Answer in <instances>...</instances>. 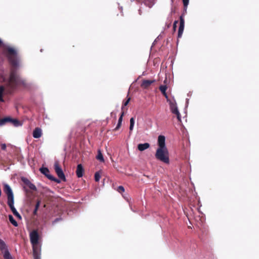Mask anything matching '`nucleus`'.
<instances>
[{"label":"nucleus","mask_w":259,"mask_h":259,"mask_svg":"<svg viewBox=\"0 0 259 259\" xmlns=\"http://www.w3.org/2000/svg\"><path fill=\"white\" fill-rule=\"evenodd\" d=\"M1 51L7 57L11 66L10 74L8 77L3 76L1 74V80L3 81V84H1V102H3L4 95L12 94L18 86H25L26 81L21 77L18 71L20 67L21 58L17 50L13 47L5 45L1 40Z\"/></svg>","instance_id":"nucleus-1"},{"label":"nucleus","mask_w":259,"mask_h":259,"mask_svg":"<svg viewBox=\"0 0 259 259\" xmlns=\"http://www.w3.org/2000/svg\"><path fill=\"white\" fill-rule=\"evenodd\" d=\"M155 157L157 159L165 163H169V153L167 148H157Z\"/></svg>","instance_id":"nucleus-2"},{"label":"nucleus","mask_w":259,"mask_h":259,"mask_svg":"<svg viewBox=\"0 0 259 259\" xmlns=\"http://www.w3.org/2000/svg\"><path fill=\"white\" fill-rule=\"evenodd\" d=\"M5 124H10L16 127L21 125L19 120L12 118L10 116L1 118V126Z\"/></svg>","instance_id":"nucleus-3"},{"label":"nucleus","mask_w":259,"mask_h":259,"mask_svg":"<svg viewBox=\"0 0 259 259\" xmlns=\"http://www.w3.org/2000/svg\"><path fill=\"white\" fill-rule=\"evenodd\" d=\"M1 254L4 259H14L9 251L8 246L4 241L1 240Z\"/></svg>","instance_id":"nucleus-4"},{"label":"nucleus","mask_w":259,"mask_h":259,"mask_svg":"<svg viewBox=\"0 0 259 259\" xmlns=\"http://www.w3.org/2000/svg\"><path fill=\"white\" fill-rule=\"evenodd\" d=\"M4 192L7 196V203L14 201V197L11 187L8 184H4Z\"/></svg>","instance_id":"nucleus-5"},{"label":"nucleus","mask_w":259,"mask_h":259,"mask_svg":"<svg viewBox=\"0 0 259 259\" xmlns=\"http://www.w3.org/2000/svg\"><path fill=\"white\" fill-rule=\"evenodd\" d=\"M168 102L169 103V104L171 112L173 114L176 115L178 121L181 122V114L178 110L176 102H175V101L174 102H172L170 100L169 101H168Z\"/></svg>","instance_id":"nucleus-6"},{"label":"nucleus","mask_w":259,"mask_h":259,"mask_svg":"<svg viewBox=\"0 0 259 259\" xmlns=\"http://www.w3.org/2000/svg\"><path fill=\"white\" fill-rule=\"evenodd\" d=\"M39 170L49 180L55 182H56L57 183H60L61 182V181L60 180L55 178L54 177L50 174V171L47 167H41L40 168Z\"/></svg>","instance_id":"nucleus-7"},{"label":"nucleus","mask_w":259,"mask_h":259,"mask_svg":"<svg viewBox=\"0 0 259 259\" xmlns=\"http://www.w3.org/2000/svg\"><path fill=\"white\" fill-rule=\"evenodd\" d=\"M54 169L59 178L63 182H66V179L65 175L58 162L55 163Z\"/></svg>","instance_id":"nucleus-8"},{"label":"nucleus","mask_w":259,"mask_h":259,"mask_svg":"<svg viewBox=\"0 0 259 259\" xmlns=\"http://www.w3.org/2000/svg\"><path fill=\"white\" fill-rule=\"evenodd\" d=\"M39 236L36 230L32 231L30 234V240L33 248L36 247L38 243Z\"/></svg>","instance_id":"nucleus-9"},{"label":"nucleus","mask_w":259,"mask_h":259,"mask_svg":"<svg viewBox=\"0 0 259 259\" xmlns=\"http://www.w3.org/2000/svg\"><path fill=\"white\" fill-rule=\"evenodd\" d=\"M180 26L178 30V38H180L182 37L184 29L185 20L183 15H181L180 16Z\"/></svg>","instance_id":"nucleus-10"},{"label":"nucleus","mask_w":259,"mask_h":259,"mask_svg":"<svg viewBox=\"0 0 259 259\" xmlns=\"http://www.w3.org/2000/svg\"><path fill=\"white\" fill-rule=\"evenodd\" d=\"M165 138L164 136H159L158 138V148H166V147L165 146Z\"/></svg>","instance_id":"nucleus-11"},{"label":"nucleus","mask_w":259,"mask_h":259,"mask_svg":"<svg viewBox=\"0 0 259 259\" xmlns=\"http://www.w3.org/2000/svg\"><path fill=\"white\" fill-rule=\"evenodd\" d=\"M154 82L155 80H143L141 84V87L143 89H147Z\"/></svg>","instance_id":"nucleus-12"},{"label":"nucleus","mask_w":259,"mask_h":259,"mask_svg":"<svg viewBox=\"0 0 259 259\" xmlns=\"http://www.w3.org/2000/svg\"><path fill=\"white\" fill-rule=\"evenodd\" d=\"M84 169L81 164H79L77 166L76 174L78 178H81L83 176Z\"/></svg>","instance_id":"nucleus-13"},{"label":"nucleus","mask_w":259,"mask_h":259,"mask_svg":"<svg viewBox=\"0 0 259 259\" xmlns=\"http://www.w3.org/2000/svg\"><path fill=\"white\" fill-rule=\"evenodd\" d=\"M167 89V87L165 85H161L159 88V89L161 91L162 95L166 99L167 102H168V101H169V99L168 98V96L166 93V91Z\"/></svg>","instance_id":"nucleus-14"},{"label":"nucleus","mask_w":259,"mask_h":259,"mask_svg":"<svg viewBox=\"0 0 259 259\" xmlns=\"http://www.w3.org/2000/svg\"><path fill=\"white\" fill-rule=\"evenodd\" d=\"M42 135L41 130L39 127H36L33 132V137L34 138H39Z\"/></svg>","instance_id":"nucleus-15"},{"label":"nucleus","mask_w":259,"mask_h":259,"mask_svg":"<svg viewBox=\"0 0 259 259\" xmlns=\"http://www.w3.org/2000/svg\"><path fill=\"white\" fill-rule=\"evenodd\" d=\"M150 147V144L148 143L144 144H139L138 145V149L140 151H143Z\"/></svg>","instance_id":"nucleus-16"},{"label":"nucleus","mask_w":259,"mask_h":259,"mask_svg":"<svg viewBox=\"0 0 259 259\" xmlns=\"http://www.w3.org/2000/svg\"><path fill=\"white\" fill-rule=\"evenodd\" d=\"M33 255L34 259H40V254L37 250L36 247H34L33 248Z\"/></svg>","instance_id":"nucleus-17"},{"label":"nucleus","mask_w":259,"mask_h":259,"mask_svg":"<svg viewBox=\"0 0 259 259\" xmlns=\"http://www.w3.org/2000/svg\"><path fill=\"white\" fill-rule=\"evenodd\" d=\"M14 201H13V202H9V203H8V206L10 207L11 211H12L13 213L14 214V215H15V214H16L18 211H17L16 209L15 208L14 206Z\"/></svg>","instance_id":"nucleus-18"},{"label":"nucleus","mask_w":259,"mask_h":259,"mask_svg":"<svg viewBox=\"0 0 259 259\" xmlns=\"http://www.w3.org/2000/svg\"><path fill=\"white\" fill-rule=\"evenodd\" d=\"M96 158L101 162H104V159L103 154L100 150L98 151V155L96 156Z\"/></svg>","instance_id":"nucleus-19"},{"label":"nucleus","mask_w":259,"mask_h":259,"mask_svg":"<svg viewBox=\"0 0 259 259\" xmlns=\"http://www.w3.org/2000/svg\"><path fill=\"white\" fill-rule=\"evenodd\" d=\"M9 219L10 222L15 227L18 226L17 222L15 220L13 216L11 214L9 215Z\"/></svg>","instance_id":"nucleus-20"},{"label":"nucleus","mask_w":259,"mask_h":259,"mask_svg":"<svg viewBox=\"0 0 259 259\" xmlns=\"http://www.w3.org/2000/svg\"><path fill=\"white\" fill-rule=\"evenodd\" d=\"M134 123H135L134 118L133 117H132L130 119V132H132L133 131L134 126Z\"/></svg>","instance_id":"nucleus-21"},{"label":"nucleus","mask_w":259,"mask_h":259,"mask_svg":"<svg viewBox=\"0 0 259 259\" xmlns=\"http://www.w3.org/2000/svg\"><path fill=\"white\" fill-rule=\"evenodd\" d=\"M101 178L100 172L97 171L95 174V180L96 182H99Z\"/></svg>","instance_id":"nucleus-22"},{"label":"nucleus","mask_w":259,"mask_h":259,"mask_svg":"<svg viewBox=\"0 0 259 259\" xmlns=\"http://www.w3.org/2000/svg\"><path fill=\"white\" fill-rule=\"evenodd\" d=\"M184 5V10L186 12L188 5L189 4V0H182Z\"/></svg>","instance_id":"nucleus-23"},{"label":"nucleus","mask_w":259,"mask_h":259,"mask_svg":"<svg viewBox=\"0 0 259 259\" xmlns=\"http://www.w3.org/2000/svg\"><path fill=\"white\" fill-rule=\"evenodd\" d=\"M27 186L32 190L36 191V187L33 184L31 183V182L28 184Z\"/></svg>","instance_id":"nucleus-24"},{"label":"nucleus","mask_w":259,"mask_h":259,"mask_svg":"<svg viewBox=\"0 0 259 259\" xmlns=\"http://www.w3.org/2000/svg\"><path fill=\"white\" fill-rule=\"evenodd\" d=\"M130 100H131V98L128 97V98H127L126 101H125L124 102H123V105H122V108H121L122 110H123L124 106H127L128 105V104L129 103V102L130 101Z\"/></svg>","instance_id":"nucleus-25"},{"label":"nucleus","mask_w":259,"mask_h":259,"mask_svg":"<svg viewBox=\"0 0 259 259\" xmlns=\"http://www.w3.org/2000/svg\"><path fill=\"white\" fill-rule=\"evenodd\" d=\"M117 191L120 193H122L124 191V188L123 186H120L117 188Z\"/></svg>","instance_id":"nucleus-26"},{"label":"nucleus","mask_w":259,"mask_h":259,"mask_svg":"<svg viewBox=\"0 0 259 259\" xmlns=\"http://www.w3.org/2000/svg\"><path fill=\"white\" fill-rule=\"evenodd\" d=\"M40 203H41V201L40 199H37V201H36V203L35 204V208L34 209H38L39 206H40Z\"/></svg>","instance_id":"nucleus-27"},{"label":"nucleus","mask_w":259,"mask_h":259,"mask_svg":"<svg viewBox=\"0 0 259 259\" xmlns=\"http://www.w3.org/2000/svg\"><path fill=\"white\" fill-rule=\"evenodd\" d=\"M124 112L122 111L121 113V114H120V116L118 119V122H122V119H123V116H124Z\"/></svg>","instance_id":"nucleus-28"},{"label":"nucleus","mask_w":259,"mask_h":259,"mask_svg":"<svg viewBox=\"0 0 259 259\" xmlns=\"http://www.w3.org/2000/svg\"><path fill=\"white\" fill-rule=\"evenodd\" d=\"M22 181L26 185H28V184L31 182L29 180L26 178L22 179Z\"/></svg>","instance_id":"nucleus-29"},{"label":"nucleus","mask_w":259,"mask_h":259,"mask_svg":"<svg viewBox=\"0 0 259 259\" xmlns=\"http://www.w3.org/2000/svg\"><path fill=\"white\" fill-rule=\"evenodd\" d=\"M121 123H122V122H118L117 125L116 127L114 129V131H117L118 130H119V128H120V126H121Z\"/></svg>","instance_id":"nucleus-30"},{"label":"nucleus","mask_w":259,"mask_h":259,"mask_svg":"<svg viewBox=\"0 0 259 259\" xmlns=\"http://www.w3.org/2000/svg\"><path fill=\"white\" fill-rule=\"evenodd\" d=\"M145 1L146 2V0H145ZM153 1H154V0H150L149 3V4L146 3V4L149 6V7H151L154 4Z\"/></svg>","instance_id":"nucleus-31"},{"label":"nucleus","mask_w":259,"mask_h":259,"mask_svg":"<svg viewBox=\"0 0 259 259\" xmlns=\"http://www.w3.org/2000/svg\"><path fill=\"white\" fill-rule=\"evenodd\" d=\"M178 23V21H175L173 24V30L174 31H176L177 28V24Z\"/></svg>","instance_id":"nucleus-32"},{"label":"nucleus","mask_w":259,"mask_h":259,"mask_svg":"<svg viewBox=\"0 0 259 259\" xmlns=\"http://www.w3.org/2000/svg\"><path fill=\"white\" fill-rule=\"evenodd\" d=\"M6 148V145L5 144H1V149L2 150H5Z\"/></svg>","instance_id":"nucleus-33"},{"label":"nucleus","mask_w":259,"mask_h":259,"mask_svg":"<svg viewBox=\"0 0 259 259\" xmlns=\"http://www.w3.org/2000/svg\"><path fill=\"white\" fill-rule=\"evenodd\" d=\"M110 114H111V116L114 117V119H116V114L115 113H114L113 112H112Z\"/></svg>","instance_id":"nucleus-34"},{"label":"nucleus","mask_w":259,"mask_h":259,"mask_svg":"<svg viewBox=\"0 0 259 259\" xmlns=\"http://www.w3.org/2000/svg\"><path fill=\"white\" fill-rule=\"evenodd\" d=\"M14 215H15L17 218H19V219H21V216L18 212H17Z\"/></svg>","instance_id":"nucleus-35"},{"label":"nucleus","mask_w":259,"mask_h":259,"mask_svg":"<svg viewBox=\"0 0 259 259\" xmlns=\"http://www.w3.org/2000/svg\"><path fill=\"white\" fill-rule=\"evenodd\" d=\"M61 220V219L60 218H57L53 222V224L55 223H57V222Z\"/></svg>","instance_id":"nucleus-36"},{"label":"nucleus","mask_w":259,"mask_h":259,"mask_svg":"<svg viewBox=\"0 0 259 259\" xmlns=\"http://www.w3.org/2000/svg\"><path fill=\"white\" fill-rule=\"evenodd\" d=\"M37 209H34V210H33V213L34 215H36L37 214Z\"/></svg>","instance_id":"nucleus-37"}]
</instances>
